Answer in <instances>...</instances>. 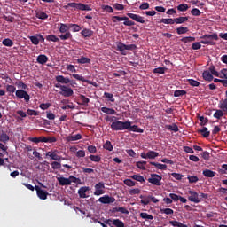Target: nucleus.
Listing matches in <instances>:
<instances>
[{"mask_svg": "<svg viewBox=\"0 0 227 227\" xmlns=\"http://www.w3.org/2000/svg\"><path fill=\"white\" fill-rule=\"evenodd\" d=\"M112 130H129V132H138L143 134V129L139 128L137 125H133L131 121H116L111 124Z\"/></svg>", "mask_w": 227, "mask_h": 227, "instance_id": "nucleus-1", "label": "nucleus"}, {"mask_svg": "<svg viewBox=\"0 0 227 227\" xmlns=\"http://www.w3.org/2000/svg\"><path fill=\"white\" fill-rule=\"evenodd\" d=\"M200 43H203L204 45H215V42L213 40H219V35H217V33L214 34H207L205 35L200 36Z\"/></svg>", "mask_w": 227, "mask_h": 227, "instance_id": "nucleus-2", "label": "nucleus"}, {"mask_svg": "<svg viewBox=\"0 0 227 227\" xmlns=\"http://www.w3.org/2000/svg\"><path fill=\"white\" fill-rule=\"evenodd\" d=\"M67 6H69V8H74V10H81L82 12H91V8L90 7V5L82 3H68Z\"/></svg>", "mask_w": 227, "mask_h": 227, "instance_id": "nucleus-3", "label": "nucleus"}, {"mask_svg": "<svg viewBox=\"0 0 227 227\" xmlns=\"http://www.w3.org/2000/svg\"><path fill=\"white\" fill-rule=\"evenodd\" d=\"M45 157L46 159H51V160H56V162H61V156H59V151L56 149L47 152Z\"/></svg>", "mask_w": 227, "mask_h": 227, "instance_id": "nucleus-4", "label": "nucleus"}, {"mask_svg": "<svg viewBox=\"0 0 227 227\" xmlns=\"http://www.w3.org/2000/svg\"><path fill=\"white\" fill-rule=\"evenodd\" d=\"M147 182L152 184V185H156L159 187L162 185V177L158 174H151V177L147 179Z\"/></svg>", "mask_w": 227, "mask_h": 227, "instance_id": "nucleus-5", "label": "nucleus"}, {"mask_svg": "<svg viewBox=\"0 0 227 227\" xmlns=\"http://www.w3.org/2000/svg\"><path fill=\"white\" fill-rule=\"evenodd\" d=\"M15 95H16L17 98H20V99L24 98L25 102H27V103L29 102V100H31V96H29L27 91H26L24 90H16Z\"/></svg>", "mask_w": 227, "mask_h": 227, "instance_id": "nucleus-6", "label": "nucleus"}, {"mask_svg": "<svg viewBox=\"0 0 227 227\" xmlns=\"http://www.w3.org/2000/svg\"><path fill=\"white\" fill-rule=\"evenodd\" d=\"M95 192H94V196H102V194H105L106 191V185L104 184L103 182H99L95 184L94 186Z\"/></svg>", "mask_w": 227, "mask_h": 227, "instance_id": "nucleus-7", "label": "nucleus"}, {"mask_svg": "<svg viewBox=\"0 0 227 227\" xmlns=\"http://www.w3.org/2000/svg\"><path fill=\"white\" fill-rule=\"evenodd\" d=\"M188 194H190L188 197L189 201H192V203H201V198H200V194L198 192L190 190L188 191Z\"/></svg>", "mask_w": 227, "mask_h": 227, "instance_id": "nucleus-8", "label": "nucleus"}, {"mask_svg": "<svg viewBox=\"0 0 227 227\" xmlns=\"http://www.w3.org/2000/svg\"><path fill=\"white\" fill-rule=\"evenodd\" d=\"M59 95H62V97H65L66 98L72 97V95H74V90H72L70 87H67V85H64L59 91Z\"/></svg>", "mask_w": 227, "mask_h": 227, "instance_id": "nucleus-9", "label": "nucleus"}, {"mask_svg": "<svg viewBox=\"0 0 227 227\" xmlns=\"http://www.w3.org/2000/svg\"><path fill=\"white\" fill-rule=\"evenodd\" d=\"M99 203H103V205H109L111 203H114L116 199L114 197H111L109 195H104L98 199Z\"/></svg>", "mask_w": 227, "mask_h": 227, "instance_id": "nucleus-10", "label": "nucleus"}, {"mask_svg": "<svg viewBox=\"0 0 227 227\" xmlns=\"http://www.w3.org/2000/svg\"><path fill=\"white\" fill-rule=\"evenodd\" d=\"M35 189L39 200H47V196H49V192H47V191L42 190L38 185H35Z\"/></svg>", "mask_w": 227, "mask_h": 227, "instance_id": "nucleus-11", "label": "nucleus"}, {"mask_svg": "<svg viewBox=\"0 0 227 227\" xmlns=\"http://www.w3.org/2000/svg\"><path fill=\"white\" fill-rule=\"evenodd\" d=\"M127 16L129 17V19H132V20H135V22H139L140 24H145V18L143 16L134 14V13H127Z\"/></svg>", "mask_w": 227, "mask_h": 227, "instance_id": "nucleus-12", "label": "nucleus"}, {"mask_svg": "<svg viewBox=\"0 0 227 227\" xmlns=\"http://www.w3.org/2000/svg\"><path fill=\"white\" fill-rule=\"evenodd\" d=\"M88 191H90V186H82L79 190H78V194L80 198H88V196L86 195V192H88Z\"/></svg>", "mask_w": 227, "mask_h": 227, "instance_id": "nucleus-13", "label": "nucleus"}, {"mask_svg": "<svg viewBox=\"0 0 227 227\" xmlns=\"http://www.w3.org/2000/svg\"><path fill=\"white\" fill-rule=\"evenodd\" d=\"M117 51H120L121 54H122V56H127V44L120 42L117 43Z\"/></svg>", "mask_w": 227, "mask_h": 227, "instance_id": "nucleus-14", "label": "nucleus"}, {"mask_svg": "<svg viewBox=\"0 0 227 227\" xmlns=\"http://www.w3.org/2000/svg\"><path fill=\"white\" fill-rule=\"evenodd\" d=\"M57 82H59L60 84H68L70 83V78L65 77L63 75H58L56 76Z\"/></svg>", "mask_w": 227, "mask_h": 227, "instance_id": "nucleus-15", "label": "nucleus"}, {"mask_svg": "<svg viewBox=\"0 0 227 227\" xmlns=\"http://www.w3.org/2000/svg\"><path fill=\"white\" fill-rule=\"evenodd\" d=\"M81 35L83 36V38H91V36H93V30L90 28H84L82 30Z\"/></svg>", "mask_w": 227, "mask_h": 227, "instance_id": "nucleus-16", "label": "nucleus"}, {"mask_svg": "<svg viewBox=\"0 0 227 227\" xmlns=\"http://www.w3.org/2000/svg\"><path fill=\"white\" fill-rule=\"evenodd\" d=\"M36 61L39 65H45V63L49 61V57L44 54H41L37 57Z\"/></svg>", "mask_w": 227, "mask_h": 227, "instance_id": "nucleus-17", "label": "nucleus"}, {"mask_svg": "<svg viewBox=\"0 0 227 227\" xmlns=\"http://www.w3.org/2000/svg\"><path fill=\"white\" fill-rule=\"evenodd\" d=\"M70 30V24H65V23H60V26L59 27V31L61 34L68 33Z\"/></svg>", "mask_w": 227, "mask_h": 227, "instance_id": "nucleus-18", "label": "nucleus"}, {"mask_svg": "<svg viewBox=\"0 0 227 227\" xmlns=\"http://www.w3.org/2000/svg\"><path fill=\"white\" fill-rule=\"evenodd\" d=\"M57 180L59 184V185H62V186H65V185H70V179L69 177L67 178V177H57Z\"/></svg>", "mask_w": 227, "mask_h": 227, "instance_id": "nucleus-19", "label": "nucleus"}, {"mask_svg": "<svg viewBox=\"0 0 227 227\" xmlns=\"http://www.w3.org/2000/svg\"><path fill=\"white\" fill-rule=\"evenodd\" d=\"M151 166H154L155 168H158V169L166 170L168 169V165L157 163L155 161H150Z\"/></svg>", "mask_w": 227, "mask_h": 227, "instance_id": "nucleus-20", "label": "nucleus"}, {"mask_svg": "<svg viewBox=\"0 0 227 227\" xmlns=\"http://www.w3.org/2000/svg\"><path fill=\"white\" fill-rule=\"evenodd\" d=\"M202 77L204 81H208L209 82L214 81V76L209 73V71H204Z\"/></svg>", "mask_w": 227, "mask_h": 227, "instance_id": "nucleus-21", "label": "nucleus"}, {"mask_svg": "<svg viewBox=\"0 0 227 227\" xmlns=\"http://www.w3.org/2000/svg\"><path fill=\"white\" fill-rule=\"evenodd\" d=\"M129 178H132V180H136L137 182H140V184H144L145 182V177L140 174L132 175Z\"/></svg>", "mask_w": 227, "mask_h": 227, "instance_id": "nucleus-22", "label": "nucleus"}, {"mask_svg": "<svg viewBox=\"0 0 227 227\" xmlns=\"http://www.w3.org/2000/svg\"><path fill=\"white\" fill-rule=\"evenodd\" d=\"M77 63H79V65H86L88 63H91V59L88 57L82 56L77 59Z\"/></svg>", "mask_w": 227, "mask_h": 227, "instance_id": "nucleus-23", "label": "nucleus"}, {"mask_svg": "<svg viewBox=\"0 0 227 227\" xmlns=\"http://www.w3.org/2000/svg\"><path fill=\"white\" fill-rule=\"evenodd\" d=\"M82 139V135L77 134V135H71L67 137V141H79Z\"/></svg>", "mask_w": 227, "mask_h": 227, "instance_id": "nucleus-24", "label": "nucleus"}, {"mask_svg": "<svg viewBox=\"0 0 227 227\" xmlns=\"http://www.w3.org/2000/svg\"><path fill=\"white\" fill-rule=\"evenodd\" d=\"M35 17L37 19H40L41 20H45V19H49V15H47V13L42 11L36 12Z\"/></svg>", "mask_w": 227, "mask_h": 227, "instance_id": "nucleus-25", "label": "nucleus"}, {"mask_svg": "<svg viewBox=\"0 0 227 227\" xmlns=\"http://www.w3.org/2000/svg\"><path fill=\"white\" fill-rule=\"evenodd\" d=\"M218 107L223 111V113H227V99L220 101Z\"/></svg>", "mask_w": 227, "mask_h": 227, "instance_id": "nucleus-26", "label": "nucleus"}, {"mask_svg": "<svg viewBox=\"0 0 227 227\" xmlns=\"http://www.w3.org/2000/svg\"><path fill=\"white\" fill-rule=\"evenodd\" d=\"M215 172L210 170V169H206L203 170L202 175L206 176V178H214L215 176Z\"/></svg>", "mask_w": 227, "mask_h": 227, "instance_id": "nucleus-27", "label": "nucleus"}, {"mask_svg": "<svg viewBox=\"0 0 227 227\" xmlns=\"http://www.w3.org/2000/svg\"><path fill=\"white\" fill-rule=\"evenodd\" d=\"M199 134H201L204 137H209L210 136V131L208 130V128L203 127L202 129L198 130Z\"/></svg>", "mask_w": 227, "mask_h": 227, "instance_id": "nucleus-28", "label": "nucleus"}, {"mask_svg": "<svg viewBox=\"0 0 227 227\" xmlns=\"http://www.w3.org/2000/svg\"><path fill=\"white\" fill-rule=\"evenodd\" d=\"M79 98L81 100L80 106H88V104H90V98H88L86 96L81 94Z\"/></svg>", "mask_w": 227, "mask_h": 227, "instance_id": "nucleus-29", "label": "nucleus"}, {"mask_svg": "<svg viewBox=\"0 0 227 227\" xmlns=\"http://www.w3.org/2000/svg\"><path fill=\"white\" fill-rule=\"evenodd\" d=\"M102 113H105L106 114H116V110L109 107H101Z\"/></svg>", "mask_w": 227, "mask_h": 227, "instance_id": "nucleus-30", "label": "nucleus"}, {"mask_svg": "<svg viewBox=\"0 0 227 227\" xmlns=\"http://www.w3.org/2000/svg\"><path fill=\"white\" fill-rule=\"evenodd\" d=\"M72 29L73 33H79V31H81V29H82V27H81V26H79L78 24H69V29Z\"/></svg>", "mask_w": 227, "mask_h": 227, "instance_id": "nucleus-31", "label": "nucleus"}, {"mask_svg": "<svg viewBox=\"0 0 227 227\" xmlns=\"http://www.w3.org/2000/svg\"><path fill=\"white\" fill-rule=\"evenodd\" d=\"M0 141L1 143H8L10 141V136H8L5 132H2L0 134Z\"/></svg>", "mask_w": 227, "mask_h": 227, "instance_id": "nucleus-32", "label": "nucleus"}, {"mask_svg": "<svg viewBox=\"0 0 227 227\" xmlns=\"http://www.w3.org/2000/svg\"><path fill=\"white\" fill-rule=\"evenodd\" d=\"M187 20H189V17H186V16L185 17L181 16L175 19L176 24H184L187 22Z\"/></svg>", "mask_w": 227, "mask_h": 227, "instance_id": "nucleus-33", "label": "nucleus"}, {"mask_svg": "<svg viewBox=\"0 0 227 227\" xmlns=\"http://www.w3.org/2000/svg\"><path fill=\"white\" fill-rule=\"evenodd\" d=\"M59 36L60 40H72V33L70 32H65L64 34H61Z\"/></svg>", "mask_w": 227, "mask_h": 227, "instance_id": "nucleus-34", "label": "nucleus"}, {"mask_svg": "<svg viewBox=\"0 0 227 227\" xmlns=\"http://www.w3.org/2000/svg\"><path fill=\"white\" fill-rule=\"evenodd\" d=\"M177 35H185V33H189V28L187 27H179L176 28Z\"/></svg>", "mask_w": 227, "mask_h": 227, "instance_id": "nucleus-35", "label": "nucleus"}, {"mask_svg": "<svg viewBox=\"0 0 227 227\" xmlns=\"http://www.w3.org/2000/svg\"><path fill=\"white\" fill-rule=\"evenodd\" d=\"M169 224H171V226H174V227H189L186 224L182 223L181 222L174 221V220L169 221Z\"/></svg>", "mask_w": 227, "mask_h": 227, "instance_id": "nucleus-36", "label": "nucleus"}, {"mask_svg": "<svg viewBox=\"0 0 227 227\" xmlns=\"http://www.w3.org/2000/svg\"><path fill=\"white\" fill-rule=\"evenodd\" d=\"M175 23H176L175 19H171V18L169 19L162 18L160 20V24H175Z\"/></svg>", "mask_w": 227, "mask_h": 227, "instance_id": "nucleus-37", "label": "nucleus"}, {"mask_svg": "<svg viewBox=\"0 0 227 227\" xmlns=\"http://www.w3.org/2000/svg\"><path fill=\"white\" fill-rule=\"evenodd\" d=\"M113 225L116 227H125V223L120 219H114Z\"/></svg>", "mask_w": 227, "mask_h": 227, "instance_id": "nucleus-38", "label": "nucleus"}, {"mask_svg": "<svg viewBox=\"0 0 227 227\" xmlns=\"http://www.w3.org/2000/svg\"><path fill=\"white\" fill-rule=\"evenodd\" d=\"M3 45L5 47H13V41L10 38L4 39L2 41Z\"/></svg>", "mask_w": 227, "mask_h": 227, "instance_id": "nucleus-39", "label": "nucleus"}, {"mask_svg": "<svg viewBox=\"0 0 227 227\" xmlns=\"http://www.w3.org/2000/svg\"><path fill=\"white\" fill-rule=\"evenodd\" d=\"M28 38L33 45H38V43H40V39L38 38V35H31L28 36Z\"/></svg>", "mask_w": 227, "mask_h": 227, "instance_id": "nucleus-40", "label": "nucleus"}, {"mask_svg": "<svg viewBox=\"0 0 227 227\" xmlns=\"http://www.w3.org/2000/svg\"><path fill=\"white\" fill-rule=\"evenodd\" d=\"M113 22H121L122 20H129V17H120V16H114L112 18Z\"/></svg>", "mask_w": 227, "mask_h": 227, "instance_id": "nucleus-41", "label": "nucleus"}, {"mask_svg": "<svg viewBox=\"0 0 227 227\" xmlns=\"http://www.w3.org/2000/svg\"><path fill=\"white\" fill-rule=\"evenodd\" d=\"M140 217L145 221H152L153 219V215H149L148 213H140Z\"/></svg>", "mask_w": 227, "mask_h": 227, "instance_id": "nucleus-42", "label": "nucleus"}, {"mask_svg": "<svg viewBox=\"0 0 227 227\" xmlns=\"http://www.w3.org/2000/svg\"><path fill=\"white\" fill-rule=\"evenodd\" d=\"M137 168H138V169H142V171H146V161H137L136 163Z\"/></svg>", "mask_w": 227, "mask_h": 227, "instance_id": "nucleus-43", "label": "nucleus"}, {"mask_svg": "<svg viewBox=\"0 0 227 227\" xmlns=\"http://www.w3.org/2000/svg\"><path fill=\"white\" fill-rule=\"evenodd\" d=\"M103 148H105V150H108V152H113L114 147H113V144H111V141L107 140L104 145Z\"/></svg>", "mask_w": 227, "mask_h": 227, "instance_id": "nucleus-44", "label": "nucleus"}, {"mask_svg": "<svg viewBox=\"0 0 227 227\" xmlns=\"http://www.w3.org/2000/svg\"><path fill=\"white\" fill-rule=\"evenodd\" d=\"M213 116L214 118H216V120H221V118L224 116V113L223 110H216Z\"/></svg>", "mask_w": 227, "mask_h": 227, "instance_id": "nucleus-45", "label": "nucleus"}, {"mask_svg": "<svg viewBox=\"0 0 227 227\" xmlns=\"http://www.w3.org/2000/svg\"><path fill=\"white\" fill-rule=\"evenodd\" d=\"M159 155V153L155 151H149L147 152V159H157V156Z\"/></svg>", "mask_w": 227, "mask_h": 227, "instance_id": "nucleus-46", "label": "nucleus"}, {"mask_svg": "<svg viewBox=\"0 0 227 227\" xmlns=\"http://www.w3.org/2000/svg\"><path fill=\"white\" fill-rule=\"evenodd\" d=\"M72 77H74V79H76L77 81H82V82H88L90 83L89 80H86L83 76L74 74H72Z\"/></svg>", "mask_w": 227, "mask_h": 227, "instance_id": "nucleus-47", "label": "nucleus"}, {"mask_svg": "<svg viewBox=\"0 0 227 227\" xmlns=\"http://www.w3.org/2000/svg\"><path fill=\"white\" fill-rule=\"evenodd\" d=\"M178 12H187L189 10V5L187 4H181L177 6Z\"/></svg>", "mask_w": 227, "mask_h": 227, "instance_id": "nucleus-48", "label": "nucleus"}, {"mask_svg": "<svg viewBox=\"0 0 227 227\" xmlns=\"http://www.w3.org/2000/svg\"><path fill=\"white\" fill-rule=\"evenodd\" d=\"M47 42H59V38L55 35H49L46 36Z\"/></svg>", "mask_w": 227, "mask_h": 227, "instance_id": "nucleus-49", "label": "nucleus"}, {"mask_svg": "<svg viewBox=\"0 0 227 227\" xmlns=\"http://www.w3.org/2000/svg\"><path fill=\"white\" fill-rule=\"evenodd\" d=\"M168 70V68L166 67H157L153 69V74H166V71Z\"/></svg>", "mask_w": 227, "mask_h": 227, "instance_id": "nucleus-50", "label": "nucleus"}, {"mask_svg": "<svg viewBox=\"0 0 227 227\" xmlns=\"http://www.w3.org/2000/svg\"><path fill=\"white\" fill-rule=\"evenodd\" d=\"M184 95H187V91L186 90H176L174 92V97H184Z\"/></svg>", "mask_w": 227, "mask_h": 227, "instance_id": "nucleus-51", "label": "nucleus"}, {"mask_svg": "<svg viewBox=\"0 0 227 227\" xmlns=\"http://www.w3.org/2000/svg\"><path fill=\"white\" fill-rule=\"evenodd\" d=\"M89 159H90L91 162H100L102 160V158L98 155H90Z\"/></svg>", "mask_w": 227, "mask_h": 227, "instance_id": "nucleus-52", "label": "nucleus"}, {"mask_svg": "<svg viewBox=\"0 0 227 227\" xmlns=\"http://www.w3.org/2000/svg\"><path fill=\"white\" fill-rule=\"evenodd\" d=\"M51 166L52 169H54V170L61 169V162H59V161H52L51 163Z\"/></svg>", "mask_w": 227, "mask_h": 227, "instance_id": "nucleus-53", "label": "nucleus"}, {"mask_svg": "<svg viewBox=\"0 0 227 227\" xmlns=\"http://www.w3.org/2000/svg\"><path fill=\"white\" fill-rule=\"evenodd\" d=\"M187 82H188V84H190V86H193V88L200 86V82H198L194 79H188Z\"/></svg>", "mask_w": 227, "mask_h": 227, "instance_id": "nucleus-54", "label": "nucleus"}, {"mask_svg": "<svg viewBox=\"0 0 227 227\" xmlns=\"http://www.w3.org/2000/svg\"><path fill=\"white\" fill-rule=\"evenodd\" d=\"M75 156L77 157V159H82L86 157V151L79 150L78 152H76Z\"/></svg>", "mask_w": 227, "mask_h": 227, "instance_id": "nucleus-55", "label": "nucleus"}, {"mask_svg": "<svg viewBox=\"0 0 227 227\" xmlns=\"http://www.w3.org/2000/svg\"><path fill=\"white\" fill-rule=\"evenodd\" d=\"M220 79H227V69L223 68L218 73V76Z\"/></svg>", "mask_w": 227, "mask_h": 227, "instance_id": "nucleus-56", "label": "nucleus"}, {"mask_svg": "<svg viewBox=\"0 0 227 227\" xmlns=\"http://www.w3.org/2000/svg\"><path fill=\"white\" fill-rule=\"evenodd\" d=\"M105 98H108L110 102H114V95L109 92H104Z\"/></svg>", "mask_w": 227, "mask_h": 227, "instance_id": "nucleus-57", "label": "nucleus"}, {"mask_svg": "<svg viewBox=\"0 0 227 227\" xmlns=\"http://www.w3.org/2000/svg\"><path fill=\"white\" fill-rule=\"evenodd\" d=\"M161 214H166V215H171L173 214H175V211H173V209L171 208H163L160 209Z\"/></svg>", "mask_w": 227, "mask_h": 227, "instance_id": "nucleus-58", "label": "nucleus"}, {"mask_svg": "<svg viewBox=\"0 0 227 227\" xmlns=\"http://www.w3.org/2000/svg\"><path fill=\"white\" fill-rule=\"evenodd\" d=\"M166 129H168V130H172V132H178V126L176 124L167 125Z\"/></svg>", "mask_w": 227, "mask_h": 227, "instance_id": "nucleus-59", "label": "nucleus"}, {"mask_svg": "<svg viewBox=\"0 0 227 227\" xmlns=\"http://www.w3.org/2000/svg\"><path fill=\"white\" fill-rule=\"evenodd\" d=\"M123 182L128 187H135L136 185V182L132 181V179H125Z\"/></svg>", "mask_w": 227, "mask_h": 227, "instance_id": "nucleus-60", "label": "nucleus"}, {"mask_svg": "<svg viewBox=\"0 0 227 227\" xmlns=\"http://www.w3.org/2000/svg\"><path fill=\"white\" fill-rule=\"evenodd\" d=\"M199 120L200 121V125L201 127H205V125H207V123H208V118H205L204 116H200Z\"/></svg>", "mask_w": 227, "mask_h": 227, "instance_id": "nucleus-61", "label": "nucleus"}, {"mask_svg": "<svg viewBox=\"0 0 227 227\" xmlns=\"http://www.w3.org/2000/svg\"><path fill=\"white\" fill-rule=\"evenodd\" d=\"M196 40V37H183L181 39V42H183V43H189L191 42H194Z\"/></svg>", "mask_w": 227, "mask_h": 227, "instance_id": "nucleus-62", "label": "nucleus"}, {"mask_svg": "<svg viewBox=\"0 0 227 227\" xmlns=\"http://www.w3.org/2000/svg\"><path fill=\"white\" fill-rule=\"evenodd\" d=\"M129 194L130 196H134L135 194H141V190L139 188H134L129 191Z\"/></svg>", "mask_w": 227, "mask_h": 227, "instance_id": "nucleus-63", "label": "nucleus"}, {"mask_svg": "<svg viewBox=\"0 0 227 227\" xmlns=\"http://www.w3.org/2000/svg\"><path fill=\"white\" fill-rule=\"evenodd\" d=\"M192 15H193V17H200V15H201V11H200V9L198 8H193L191 11Z\"/></svg>", "mask_w": 227, "mask_h": 227, "instance_id": "nucleus-64", "label": "nucleus"}]
</instances>
